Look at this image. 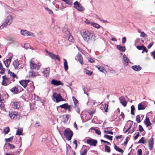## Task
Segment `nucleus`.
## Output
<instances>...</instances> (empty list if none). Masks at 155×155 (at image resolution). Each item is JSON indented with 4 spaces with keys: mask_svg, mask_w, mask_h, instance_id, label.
Here are the masks:
<instances>
[{
    "mask_svg": "<svg viewBox=\"0 0 155 155\" xmlns=\"http://www.w3.org/2000/svg\"><path fill=\"white\" fill-rule=\"evenodd\" d=\"M81 34L84 40L86 41H94L96 39L95 34L91 30L83 29L81 31Z\"/></svg>",
    "mask_w": 155,
    "mask_h": 155,
    "instance_id": "f257e3e1",
    "label": "nucleus"
},
{
    "mask_svg": "<svg viewBox=\"0 0 155 155\" xmlns=\"http://www.w3.org/2000/svg\"><path fill=\"white\" fill-rule=\"evenodd\" d=\"M12 16L10 15L8 16L4 22L0 27V28H2L4 27H6L10 25L12 23Z\"/></svg>",
    "mask_w": 155,
    "mask_h": 155,
    "instance_id": "f03ea898",
    "label": "nucleus"
},
{
    "mask_svg": "<svg viewBox=\"0 0 155 155\" xmlns=\"http://www.w3.org/2000/svg\"><path fill=\"white\" fill-rule=\"evenodd\" d=\"M9 115L12 119L15 120H18L21 117V116L19 114L16 112H13L9 113Z\"/></svg>",
    "mask_w": 155,
    "mask_h": 155,
    "instance_id": "7ed1b4c3",
    "label": "nucleus"
},
{
    "mask_svg": "<svg viewBox=\"0 0 155 155\" xmlns=\"http://www.w3.org/2000/svg\"><path fill=\"white\" fill-rule=\"evenodd\" d=\"M64 134L67 140H70L73 136V133L70 130L66 129L64 131Z\"/></svg>",
    "mask_w": 155,
    "mask_h": 155,
    "instance_id": "20e7f679",
    "label": "nucleus"
},
{
    "mask_svg": "<svg viewBox=\"0 0 155 155\" xmlns=\"http://www.w3.org/2000/svg\"><path fill=\"white\" fill-rule=\"evenodd\" d=\"M74 7L77 10L80 12H82L84 10V7L78 1H76L74 3Z\"/></svg>",
    "mask_w": 155,
    "mask_h": 155,
    "instance_id": "39448f33",
    "label": "nucleus"
},
{
    "mask_svg": "<svg viewBox=\"0 0 155 155\" xmlns=\"http://www.w3.org/2000/svg\"><path fill=\"white\" fill-rule=\"evenodd\" d=\"M20 33L22 35L24 36L35 37V35L33 32L25 30H21L20 31Z\"/></svg>",
    "mask_w": 155,
    "mask_h": 155,
    "instance_id": "423d86ee",
    "label": "nucleus"
},
{
    "mask_svg": "<svg viewBox=\"0 0 155 155\" xmlns=\"http://www.w3.org/2000/svg\"><path fill=\"white\" fill-rule=\"evenodd\" d=\"M46 52L51 57V58L53 59H57L58 61H60V58L58 55H55L54 54L49 52L48 51L46 50Z\"/></svg>",
    "mask_w": 155,
    "mask_h": 155,
    "instance_id": "0eeeda50",
    "label": "nucleus"
},
{
    "mask_svg": "<svg viewBox=\"0 0 155 155\" xmlns=\"http://www.w3.org/2000/svg\"><path fill=\"white\" fill-rule=\"evenodd\" d=\"M53 95L54 98L56 100V101L57 103L64 100L60 94H58L56 93H54L53 94Z\"/></svg>",
    "mask_w": 155,
    "mask_h": 155,
    "instance_id": "6e6552de",
    "label": "nucleus"
},
{
    "mask_svg": "<svg viewBox=\"0 0 155 155\" xmlns=\"http://www.w3.org/2000/svg\"><path fill=\"white\" fill-rule=\"evenodd\" d=\"M97 143V140H94L92 138H90L87 140V143L91 146L95 147Z\"/></svg>",
    "mask_w": 155,
    "mask_h": 155,
    "instance_id": "1a4fd4ad",
    "label": "nucleus"
},
{
    "mask_svg": "<svg viewBox=\"0 0 155 155\" xmlns=\"http://www.w3.org/2000/svg\"><path fill=\"white\" fill-rule=\"evenodd\" d=\"M3 80L2 84L3 85L7 86L8 83V81L10 78L8 77H6L5 75L2 76Z\"/></svg>",
    "mask_w": 155,
    "mask_h": 155,
    "instance_id": "9d476101",
    "label": "nucleus"
},
{
    "mask_svg": "<svg viewBox=\"0 0 155 155\" xmlns=\"http://www.w3.org/2000/svg\"><path fill=\"white\" fill-rule=\"evenodd\" d=\"M60 5L59 10H60L61 11H63V9L67 6L64 3L59 1L56 2V5Z\"/></svg>",
    "mask_w": 155,
    "mask_h": 155,
    "instance_id": "9b49d317",
    "label": "nucleus"
},
{
    "mask_svg": "<svg viewBox=\"0 0 155 155\" xmlns=\"http://www.w3.org/2000/svg\"><path fill=\"white\" fill-rule=\"evenodd\" d=\"M30 67L31 69H36L39 70L40 67V65L37 64L32 63L31 61L30 62Z\"/></svg>",
    "mask_w": 155,
    "mask_h": 155,
    "instance_id": "f8f14e48",
    "label": "nucleus"
},
{
    "mask_svg": "<svg viewBox=\"0 0 155 155\" xmlns=\"http://www.w3.org/2000/svg\"><path fill=\"white\" fill-rule=\"evenodd\" d=\"M12 107L14 109H18L20 107V104L19 102L15 101L12 103Z\"/></svg>",
    "mask_w": 155,
    "mask_h": 155,
    "instance_id": "ddd939ff",
    "label": "nucleus"
},
{
    "mask_svg": "<svg viewBox=\"0 0 155 155\" xmlns=\"http://www.w3.org/2000/svg\"><path fill=\"white\" fill-rule=\"evenodd\" d=\"M51 83L52 84L56 86H58L60 85H63V84L60 81L55 80L54 79H53L51 81Z\"/></svg>",
    "mask_w": 155,
    "mask_h": 155,
    "instance_id": "4468645a",
    "label": "nucleus"
},
{
    "mask_svg": "<svg viewBox=\"0 0 155 155\" xmlns=\"http://www.w3.org/2000/svg\"><path fill=\"white\" fill-rule=\"evenodd\" d=\"M30 81L29 80H22L19 81L20 84L25 88L28 84Z\"/></svg>",
    "mask_w": 155,
    "mask_h": 155,
    "instance_id": "2eb2a0df",
    "label": "nucleus"
},
{
    "mask_svg": "<svg viewBox=\"0 0 155 155\" xmlns=\"http://www.w3.org/2000/svg\"><path fill=\"white\" fill-rule=\"evenodd\" d=\"M136 48H137L138 49L140 50H142L143 51L142 52V53H143V52H145L146 53H147L148 51L147 49L143 45L140 46H136Z\"/></svg>",
    "mask_w": 155,
    "mask_h": 155,
    "instance_id": "dca6fc26",
    "label": "nucleus"
},
{
    "mask_svg": "<svg viewBox=\"0 0 155 155\" xmlns=\"http://www.w3.org/2000/svg\"><path fill=\"white\" fill-rule=\"evenodd\" d=\"M123 60L124 62V64L126 66L128 64V62L129 61V60L125 54H124L123 56Z\"/></svg>",
    "mask_w": 155,
    "mask_h": 155,
    "instance_id": "f3484780",
    "label": "nucleus"
},
{
    "mask_svg": "<svg viewBox=\"0 0 155 155\" xmlns=\"http://www.w3.org/2000/svg\"><path fill=\"white\" fill-rule=\"evenodd\" d=\"M149 147L150 150H152L153 148V139L151 138L150 139L148 142Z\"/></svg>",
    "mask_w": 155,
    "mask_h": 155,
    "instance_id": "a211bd4d",
    "label": "nucleus"
},
{
    "mask_svg": "<svg viewBox=\"0 0 155 155\" xmlns=\"http://www.w3.org/2000/svg\"><path fill=\"white\" fill-rule=\"evenodd\" d=\"M8 74H9L10 76L12 78V81L13 82L15 81V78L17 79L18 77L16 76V75L14 73L10 71L9 70L8 71Z\"/></svg>",
    "mask_w": 155,
    "mask_h": 155,
    "instance_id": "6ab92c4d",
    "label": "nucleus"
},
{
    "mask_svg": "<svg viewBox=\"0 0 155 155\" xmlns=\"http://www.w3.org/2000/svg\"><path fill=\"white\" fill-rule=\"evenodd\" d=\"M50 70V68H48L45 69V70L44 71L43 73L45 76L47 77L49 76Z\"/></svg>",
    "mask_w": 155,
    "mask_h": 155,
    "instance_id": "aec40b11",
    "label": "nucleus"
},
{
    "mask_svg": "<svg viewBox=\"0 0 155 155\" xmlns=\"http://www.w3.org/2000/svg\"><path fill=\"white\" fill-rule=\"evenodd\" d=\"M10 91L12 93L15 94H18L19 92V91L18 90V88L16 87H13L10 90Z\"/></svg>",
    "mask_w": 155,
    "mask_h": 155,
    "instance_id": "412c9836",
    "label": "nucleus"
},
{
    "mask_svg": "<svg viewBox=\"0 0 155 155\" xmlns=\"http://www.w3.org/2000/svg\"><path fill=\"white\" fill-rule=\"evenodd\" d=\"M144 102L139 103L138 105V109L139 110H143L145 109V107L144 104Z\"/></svg>",
    "mask_w": 155,
    "mask_h": 155,
    "instance_id": "4be33fe9",
    "label": "nucleus"
},
{
    "mask_svg": "<svg viewBox=\"0 0 155 155\" xmlns=\"http://www.w3.org/2000/svg\"><path fill=\"white\" fill-rule=\"evenodd\" d=\"M144 124L147 127H148L151 125V123L150 122L149 119L146 117V119L144 121Z\"/></svg>",
    "mask_w": 155,
    "mask_h": 155,
    "instance_id": "5701e85b",
    "label": "nucleus"
},
{
    "mask_svg": "<svg viewBox=\"0 0 155 155\" xmlns=\"http://www.w3.org/2000/svg\"><path fill=\"white\" fill-rule=\"evenodd\" d=\"M132 69L135 71H139L141 69V67L139 65H134L132 67Z\"/></svg>",
    "mask_w": 155,
    "mask_h": 155,
    "instance_id": "b1692460",
    "label": "nucleus"
},
{
    "mask_svg": "<svg viewBox=\"0 0 155 155\" xmlns=\"http://www.w3.org/2000/svg\"><path fill=\"white\" fill-rule=\"evenodd\" d=\"M20 63L18 60H15L13 62V64L15 69H17L18 68V67Z\"/></svg>",
    "mask_w": 155,
    "mask_h": 155,
    "instance_id": "393cba45",
    "label": "nucleus"
},
{
    "mask_svg": "<svg viewBox=\"0 0 155 155\" xmlns=\"http://www.w3.org/2000/svg\"><path fill=\"white\" fill-rule=\"evenodd\" d=\"M70 105L67 103L64 104L62 105H60L59 107L62 108H64V109L66 110L69 108Z\"/></svg>",
    "mask_w": 155,
    "mask_h": 155,
    "instance_id": "a878e982",
    "label": "nucleus"
},
{
    "mask_svg": "<svg viewBox=\"0 0 155 155\" xmlns=\"http://www.w3.org/2000/svg\"><path fill=\"white\" fill-rule=\"evenodd\" d=\"M63 60L64 61V68L65 71H67L68 69L67 61L64 58Z\"/></svg>",
    "mask_w": 155,
    "mask_h": 155,
    "instance_id": "bb28decb",
    "label": "nucleus"
},
{
    "mask_svg": "<svg viewBox=\"0 0 155 155\" xmlns=\"http://www.w3.org/2000/svg\"><path fill=\"white\" fill-rule=\"evenodd\" d=\"M117 48L120 51L124 52L126 50L125 46H122L120 45H118L117 46Z\"/></svg>",
    "mask_w": 155,
    "mask_h": 155,
    "instance_id": "cd10ccee",
    "label": "nucleus"
},
{
    "mask_svg": "<svg viewBox=\"0 0 155 155\" xmlns=\"http://www.w3.org/2000/svg\"><path fill=\"white\" fill-rule=\"evenodd\" d=\"M77 57L78 58V61H79L80 63L81 64H83V61L82 60V57L81 54H78L77 55Z\"/></svg>",
    "mask_w": 155,
    "mask_h": 155,
    "instance_id": "c85d7f7f",
    "label": "nucleus"
},
{
    "mask_svg": "<svg viewBox=\"0 0 155 155\" xmlns=\"http://www.w3.org/2000/svg\"><path fill=\"white\" fill-rule=\"evenodd\" d=\"M119 99L120 101V103L123 105V106L124 107L126 106L127 103L125 100L124 98H120Z\"/></svg>",
    "mask_w": 155,
    "mask_h": 155,
    "instance_id": "c756f323",
    "label": "nucleus"
},
{
    "mask_svg": "<svg viewBox=\"0 0 155 155\" xmlns=\"http://www.w3.org/2000/svg\"><path fill=\"white\" fill-rule=\"evenodd\" d=\"M91 25L94 27L97 28H99L101 27V26L99 24L91 22Z\"/></svg>",
    "mask_w": 155,
    "mask_h": 155,
    "instance_id": "7c9ffc66",
    "label": "nucleus"
},
{
    "mask_svg": "<svg viewBox=\"0 0 155 155\" xmlns=\"http://www.w3.org/2000/svg\"><path fill=\"white\" fill-rule=\"evenodd\" d=\"M70 115L69 114L64 115L63 118L64 120V122L65 123L67 122L68 120V119Z\"/></svg>",
    "mask_w": 155,
    "mask_h": 155,
    "instance_id": "2f4dec72",
    "label": "nucleus"
},
{
    "mask_svg": "<svg viewBox=\"0 0 155 155\" xmlns=\"http://www.w3.org/2000/svg\"><path fill=\"white\" fill-rule=\"evenodd\" d=\"M68 5H71L72 4V0H62Z\"/></svg>",
    "mask_w": 155,
    "mask_h": 155,
    "instance_id": "473e14b6",
    "label": "nucleus"
},
{
    "mask_svg": "<svg viewBox=\"0 0 155 155\" xmlns=\"http://www.w3.org/2000/svg\"><path fill=\"white\" fill-rule=\"evenodd\" d=\"M74 108L78 114H80V110L78 105L74 106Z\"/></svg>",
    "mask_w": 155,
    "mask_h": 155,
    "instance_id": "72a5a7b5",
    "label": "nucleus"
},
{
    "mask_svg": "<svg viewBox=\"0 0 155 155\" xmlns=\"http://www.w3.org/2000/svg\"><path fill=\"white\" fill-rule=\"evenodd\" d=\"M72 99L74 102V106L78 105V100L76 99L75 97L74 96H72Z\"/></svg>",
    "mask_w": 155,
    "mask_h": 155,
    "instance_id": "f704fd0d",
    "label": "nucleus"
},
{
    "mask_svg": "<svg viewBox=\"0 0 155 155\" xmlns=\"http://www.w3.org/2000/svg\"><path fill=\"white\" fill-rule=\"evenodd\" d=\"M114 148L116 150L118 151L119 152L123 153L124 152V150L122 149L117 147L116 145H114Z\"/></svg>",
    "mask_w": 155,
    "mask_h": 155,
    "instance_id": "c9c22d12",
    "label": "nucleus"
},
{
    "mask_svg": "<svg viewBox=\"0 0 155 155\" xmlns=\"http://www.w3.org/2000/svg\"><path fill=\"white\" fill-rule=\"evenodd\" d=\"M58 2V1H56L53 2V4L55 7V8H54V9L56 11H57L59 9V7L60 6V5H56V2Z\"/></svg>",
    "mask_w": 155,
    "mask_h": 155,
    "instance_id": "e433bc0d",
    "label": "nucleus"
},
{
    "mask_svg": "<svg viewBox=\"0 0 155 155\" xmlns=\"http://www.w3.org/2000/svg\"><path fill=\"white\" fill-rule=\"evenodd\" d=\"M4 62L6 66L7 67H8L9 66V64L10 63L11 61H9V60H8L7 59L5 61H4Z\"/></svg>",
    "mask_w": 155,
    "mask_h": 155,
    "instance_id": "4c0bfd02",
    "label": "nucleus"
},
{
    "mask_svg": "<svg viewBox=\"0 0 155 155\" xmlns=\"http://www.w3.org/2000/svg\"><path fill=\"white\" fill-rule=\"evenodd\" d=\"M105 151L107 153H110V147L105 145Z\"/></svg>",
    "mask_w": 155,
    "mask_h": 155,
    "instance_id": "58836bf2",
    "label": "nucleus"
},
{
    "mask_svg": "<svg viewBox=\"0 0 155 155\" xmlns=\"http://www.w3.org/2000/svg\"><path fill=\"white\" fill-rule=\"evenodd\" d=\"M96 67L101 71L103 72L104 71V68L103 66H96Z\"/></svg>",
    "mask_w": 155,
    "mask_h": 155,
    "instance_id": "ea45409f",
    "label": "nucleus"
},
{
    "mask_svg": "<svg viewBox=\"0 0 155 155\" xmlns=\"http://www.w3.org/2000/svg\"><path fill=\"white\" fill-rule=\"evenodd\" d=\"M84 73L89 75H91L92 74V72L90 71L87 69H85L84 71Z\"/></svg>",
    "mask_w": 155,
    "mask_h": 155,
    "instance_id": "a19ab883",
    "label": "nucleus"
},
{
    "mask_svg": "<svg viewBox=\"0 0 155 155\" xmlns=\"http://www.w3.org/2000/svg\"><path fill=\"white\" fill-rule=\"evenodd\" d=\"M139 131L140 132L143 131V132L142 133L143 135V134H145V132L144 131V130L142 126L141 125H139Z\"/></svg>",
    "mask_w": 155,
    "mask_h": 155,
    "instance_id": "79ce46f5",
    "label": "nucleus"
},
{
    "mask_svg": "<svg viewBox=\"0 0 155 155\" xmlns=\"http://www.w3.org/2000/svg\"><path fill=\"white\" fill-rule=\"evenodd\" d=\"M91 129L94 130L95 131V133L98 135H100L101 134V132L100 130L96 129L94 127H92Z\"/></svg>",
    "mask_w": 155,
    "mask_h": 155,
    "instance_id": "37998d69",
    "label": "nucleus"
},
{
    "mask_svg": "<svg viewBox=\"0 0 155 155\" xmlns=\"http://www.w3.org/2000/svg\"><path fill=\"white\" fill-rule=\"evenodd\" d=\"M135 107L134 105H132L131 107V114L132 115H134V111L135 110Z\"/></svg>",
    "mask_w": 155,
    "mask_h": 155,
    "instance_id": "c03bdc74",
    "label": "nucleus"
},
{
    "mask_svg": "<svg viewBox=\"0 0 155 155\" xmlns=\"http://www.w3.org/2000/svg\"><path fill=\"white\" fill-rule=\"evenodd\" d=\"M104 137L106 138L109 140H111L112 139L113 137L111 136H109L105 134L104 136Z\"/></svg>",
    "mask_w": 155,
    "mask_h": 155,
    "instance_id": "a18cd8bd",
    "label": "nucleus"
},
{
    "mask_svg": "<svg viewBox=\"0 0 155 155\" xmlns=\"http://www.w3.org/2000/svg\"><path fill=\"white\" fill-rule=\"evenodd\" d=\"M9 132V127H6L4 129V132L5 134H8Z\"/></svg>",
    "mask_w": 155,
    "mask_h": 155,
    "instance_id": "49530a36",
    "label": "nucleus"
},
{
    "mask_svg": "<svg viewBox=\"0 0 155 155\" xmlns=\"http://www.w3.org/2000/svg\"><path fill=\"white\" fill-rule=\"evenodd\" d=\"M144 137H142L141 139H140L138 142V143H143L144 144Z\"/></svg>",
    "mask_w": 155,
    "mask_h": 155,
    "instance_id": "de8ad7c7",
    "label": "nucleus"
},
{
    "mask_svg": "<svg viewBox=\"0 0 155 155\" xmlns=\"http://www.w3.org/2000/svg\"><path fill=\"white\" fill-rule=\"evenodd\" d=\"M136 120L138 123H139L141 122L140 117L139 115H138L136 116Z\"/></svg>",
    "mask_w": 155,
    "mask_h": 155,
    "instance_id": "09e8293b",
    "label": "nucleus"
},
{
    "mask_svg": "<svg viewBox=\"0 0 155 155\" xmlns=\"http://www.w3.org/2000/svg\"><path fill=\"white\" fill-rule=\"evenodd\" d=\"M45 9L47 11L49 14H50L53 13L52 10L47 7L45 8Z\"/></svg>",
    "mask_w": 155,
    "mask_h": 155,
    "instance_id": "8fccbe9b",
    "label": "nucleus"
},
{
    "mask_svg": "<svg viewBox=\"0 0 155 155\" xmlns=\"http://www.w3.org/2000/svg\"><path fill=\"white\" fill-rule=\"evenodd\" d=\"M83 90L84 94H86L87 92L90 91V89L87 87H84L83 88Z\"/></svg>",
    "mask_w": 155,
    "mask_h": 155,
    "instance_id": "3c124183",
    "label": "nucleus"
},
{
    "mask_svg": "<svg viewBox=\"0 0 155 155\" xmlns=\"http://www.w3.org/2000/svg\"><path fill=\"white\" fill-rule=\"evenodd\" d=\"M22 133V130H21L19 129H18L17 130L16 133V135H20Z\"/></svg>",
    "mask_w": 155,
    "mask_h": 155,
    "instance_id": "603ef678",
    "label": "nucleus"
},
{
    "mask_svg": "<svg viewBox=\"0 0 155 155\" xmlns=\"http://www.w3.org/2000/svg\"><path fill=\"white\" fill-rule=\"evenodd\" d=\"M29 74L30 76L32 77H34L35 76V73L33 71H30Z\"/></svg>",
    "mask_w": 155,
    "mask_h": 155,
    "instance_id": "864d4df0",
    "label": "nucleus"
},
{
    "mask_svg": "<svg viewBox=\"0 0 155 155\" xmlns=\"http://www.w3.org/2000/svg\"><path fill=\"white\" fill-rule=\"evenodd\" d=\"M108 105L106 104H105L104 109L105 112H107V110L108 109Z\"/></svg>",
    "mask_w": 155,
    "mask_h": 155,
    "instance_id": "5fc2aeb1",
    "label": "nucleus"
},
{
    "mask_svg": "<svg viewBox=\"0 0 155 155\" xmlns=\"http://www.w3.org/2000/svg\"><path fill=\"white\" fill-rule=\"evenodd\" d=\"M0 103H1V104H0V107L2 109H4L5 104H4V101H2V102H1Z\"/></svg>",
    "mask_w": 155,
    "mask_h": 155,
    "instance_id": "6e6d98bb",
    "label": "nucleus"
},
{
    "mask_svg": "<svg viewBox=\"0 0 155 155\" xmlns=\"http://www.w3.org/2000/svg\"><path fill=\"white\" fill-rule=\"evenodd\" d=\"M87 150L86 149L84 150L81 153V155H86Z\"/></svg>",
    "mask_w": 155,
    "mask_h": 155,
    "instance_id": "4d7b16f0",
    "label": "nucleus"
},
{
    "mask_svg": "<svg viewBox=\"0 0 155 155\" xmlns=\"http://www.w3.org/2000/svg\"><path fill=\"white\" fill-rule=\"evenodd\" d=\"M68 39L71 42H73L74 41V40L73 38V37L72 36H70L68 37Z\"/></svg>",
    "mask_w": 155,
    "mask_h": 155,
    "instance_id": "13d9d810",
    "label": "nucleus"
},
{
    "mask_svg": "<svg viewBox=\"0 0 155 155\" xmlns=\"http://www.w3.org/2000/svg\"><path fill=\"white\" fill-rule=\"evenodd\" d=\"M13 137H9L8 138L5 139V140H6V142H10L12 140H13Z\"/></svg>",
    "mask_w": 155,
    "mask_h": 155,
    "instance_id": "bf43d9fd",
    "label": "nucleus"
},
{
    "mask_svg": "<svg viewBox=\"0 0 155 155\" xmlns=\"http://www.w3.org/2000/svg\"><path fill=\"white\" fill-rule=\"evenodd\" d=\"M126 41V38L125 37H124L122 38V43L123 44H125Z\"/></svg>",
    "mask_w": 155,
    "mask_h": 155,
    "instance_id": "052dcab7",
    "label": "nucleus"
},
{
    "mask_svg": "<svg viewBox=\"0 0 155 155\" xmlns=\"http://www.w3.org/2000/svg\"><path fill=\"white\" fill-rule=\"evenodd\" d=\"M142 153V151L141 149H139L137 151V155H141Z\"/></svg>",
    "mask_w": 155,
    "mask_h": 155,
    "instance_id": "680f3d73",
    "label": "nucleus"
},
{
    "mask_svg": "<svg viewBox=\"0 0 155 155\" xmlns=\"http://www.w3.org/2000/svg\"><path fill=\"white\" fill-rule=\"evenodd\" d=\"M7 144L8 145L9 147L11 149H13L15 147V146L11 144H10L9 143H8Z\"/></svg>",
    "mask_w": 155,
    "mask_h": 155,
    "instance_id": "e2e57ef3",
    "label": "nucleus"
},
{
    "mask_svg": "<svg viewBox=\"0 0 155 155\" xmlns=\"http://www.w3.org/2000/svg\"><path fill=\"white\" fill-rule=\"evenodd\" d=\"M153 43H154V42H152L150 44H149L147 46V48H148V49H150L151 47L153 45Z\"/></svg>",
    "mask_w": 155,
    "mask_h": 155,
    "instance_id": "0e129e2a",
    "label": "nucleus"
},
{
    "mask_svg": "<svg viewBox=\"0 0 155 155\" xmlns=\"http://www.w3.org/2000/svg\"><path fill=\"white\" fill-rule=\"evenodd\" d=\"M140 136V133L139 132H138L136 135L134 137V140H136L137 139L138 137Z\"/></svg>",
    "mask_w": 155,
    "mask_h": 155,
    "instance_id": "69168bd1",
    "label": "nucleus"
},
{
    "mask_svg": "<svg viewBox=\"0 0 155 155\" xmlns=\"http://www.w3.org/2000/svg\"><path fill=\"white\" fill-rule=\"evenodd\" d=\"M140 41V39L139 38H137L136 40L135 41V45L137 44V45H138V43Z\"/></svg>",
    "mask_w": 155,
    "mask_h": 155,
    "instance_id": "338daca9",
    "label": "nucleus"
},
{
    "mask_svg": "<svg viewBox=\"0 0 155 155\" xmlns=\"http://www.w3.org/2000/svg\"><path fill=\"white\" fill-rule=\"evenodd\" d=\"M151 55L153 57V58L155 59V51L151 52Z\"/></svg>",
    "mask_w": 155,
    "mask_h": 155,
    "instance_id": "774afa93",
    "label": "nucleus"
}]
</instances>
